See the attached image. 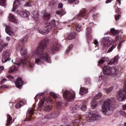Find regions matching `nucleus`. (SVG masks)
Instances as JSON below:
<instances>
[{"instance_id":"nucleus-1","label":"nucleus","mask_w":126,"mask_h":126,"mask_svg":"<svg viewBox=\"0 0 126 126\" xmlns=\"http://www.w3.org/2000/svg\"><path fill=\"white\" fill-rule=\"evenodd\" d=\"M48 40L44 39L39 46L32 51L31 57L35 59V63L37 65H42L45 62L51 63V57L47 53V44Z\"/></svg>"},{"instance_id":"nucleus-2","label":"nucleus","mask_w":126,"mask_h":126,"mask_svg":"<svg viewBox=\"0 0 126 126\" xmlns=\"http://www.w3.org/2000/svg\"><path fill=\"white\" fill-rule=\"evenodd\" d=\"M17 50H20V54L24 59H21L19 62L17 61L15 62L14 60H12V62L13 63L18 65V66H21L22 64H26L29 67H34L33 63H31L30 61L26 62V60L29 58L30 55L27 54V50L23 46V45L19 44L17 47Z\"/></svg>"},{"instance_id":"nucleus-3","label":"nucleus","mask_w":126,"mask_h":126,"mask_svg":"<svg viewBox=\"0 0 126 126\" xmlns=\"http://www.w3.org/2000/svg\"><path fill=\"white\" fill-rule=\"evenodd\" d=\"M46 26L45 27L44 26H40L38 27L37 31L39 33V34H41V35H47L51 31L53 28H56V21L53 20L51 23H46Z\"/></svg>"},{"instance_id":"nucleus-4","label":"nucleus","mask_w":126,"mask_h":126,"mask_svg":"<svg viewBox=\"0 0 126 126\" xmlns=\"http://www.w3.org/2000/svg\"><path fill=\"white\" fill-rule=\"evenodd\" d=\"M94 10H95V9H93L90 10L88 14L87 11L85 9H82L80 10V13L77 14L75 16L74 19L80 20L81 17H84V18H86V19H87L89 15H92L93 18L94 19H95V17H97V15L94 14Z\"/></svg>"},{"instance_id":"nucleus-5","label":"nucleus","mask_w":126,"mask_h":126,"mask_svg":"<svg viewBox=\"0 0 126 126\" xmlns=\"http://www.w3.org/2000/svg\"><path fill=\"white\" fill-rule=\"evenodd\" d=\"M49 102H52L51 98L47 97H44L38 103V109L41 110V108L44 107V111H50V110L53 108V106L52 105H48Z\"/></svg>"},{"instance_id":"nucleus-6","label":"nucleus","mask_w":126,"mask_h":126,"mask_svg":"<svg viewBox=\"0 0 126 126\" xmlns=\"http://www.w3.org/2000/svg\"><path fill=\"white\" fill-rule=\"evenodd\" d=\"M111 109H112V101L108 99L104 101L101 106V111L104 115L108 116L111 114Z\"/></svg>"},{"instance_id":"nucleus-7","label":"nucleus","mask_w":126,"mask_h":126,"mask_svg":"<svg viewBox=\"0 0 126 126\" xmlns=\"http://www.w3.org/2000/svg\"><path fill=\"white\" fill-rule=\"evenodd\" d=\"M103 72L105 77L110 76V75L115 76V75L118 74V69L115 67L111 68L110 66H107L103 67Z\"/></svg>"},{"instance_id":"nucleus-8","label":"nucleus","mask_w":126,"mask_h":126,"mask_svg":"<svg viewBox=\"0 0 126 126\" xmlns=\"http://www.w3.org/2000/svg\"><path fill=\"white\" fill-rule=\"evenodd\" d=\"M63 97L67 102H71L75 98V92L72 91H68L63 90Z\"/></svg>"},{"instance_id":"nucleus-9","label":"nucleus","mask_w":126,"mask_h":126,"mask_svg":"<svg viewBox=\"0 0 126 126\" xmlns=\"http://www.w3.org/2000/svg\"><path fill=\"white\" fill-rule=\"evenodd\" d=\"M102 95V93H99L95 96L92 98V101L91 103V107L92 109L96 108V107H97V103L99 102L100 104L102 103V101H103V99L101 98Z\"/></svg>"},{"instance_id":"nucleus-10","label":"nucleus","mask_w":126,"mask_h":126,"mask_svg":"<svg viewBox=\"0 0 126 126\" xmlns=\"http://www.w3.org/2000/svg\"><path fill=\"white\" fill-rule=\"evenodd\" d=\"M117 98L119 101L123 102L126 99V81H125L124 92L120 91L117 93Z\"/></svg>"},{"instance_id":"nucleus-11","label":"nucleus","mask_w":126,"mask_h":126,"mask_svg":"<svg viewBox=\"0 0 126 126\" xmlns=\"http://www.w3.org/2000/svg\"><path fill=\"white\" fill-rule=\"evenodd\" d=\"M113 41L114 40H113V39L111 37H106L102 38L101 43L103 49L107 50L109 45H111Z\"/></svg>"},{"instance_id":"nucleus-12","label":"nucleus","mask_w":126,"mask_h":126,"mask_svg":"<svg viewBox=\"0 0 126 126\" xmlns=\"http://www.w3.org/2000/svg\"><path fill=\"white\" fill-rule=\"evenodd\" d=\"M87 118H89L88 120V122H93V121H99L101 119V117L98 115L94 113H92L91 112H88L86 114Z\"/></svg>"},{"instance_id":"nucleus-13","label":"nucleus","mask_w":126,"mask_h":126,"mask_svg":"<svg viewBox=\"0 0 126 126\" xmlns=\"http://www.w3.org/2000/svg\"><path fill=\"white\" fill-rule=\"evenodd\" d=\"M62 122L63 123H65V125H61L60 126H74L75 124H79V123H80V120L76 119L73 120L71 123L67 124V119H66L65 116H64L62 118Z\"/></svg>"},{"instance_id":"nucleus-14","label":"nucleus","mask_w":126,"mask_h":126,"mask_svg":"<svg viewBox=\"0 0 126 126\" xmlns=\"http://www.w3.org/2000/svg\"><path fill=\"white\" fill-rule=\"evenodd\" d=\"M10 52L9 51H4L2 54V62L5 63L7 62L10 61Z\"/></svg>"},{"instance_id":"nucleus-15","label":"nucleus","mask_w":126,"mask_h":126,"mask_svg":"<svg viewBox=\"0 0 126 126\" xmlns=\"http://www.w3.org/2000/svg\"><path fill=\"white\" fill-rule=\"evenodd\" d=\"M34 109L33 108H29L27 113V117L25 120V122H28L31 120V118L33 116V111Z\"/></svg>"},{"instance_id":"nucleus-16","label":"nucleus","mask_w":126,"mask_h":126,"mask_svg":"<svg viewBox=\"0 0 126 126\" xmlns=\"http://www.w3.org/2000/svg\"><path fill=\"white\" fill-rule=\"evenodd\" d=\"M51 53L53 54H55V53L58 52L59 51V43H58V41H56L51 47L50 48Z\"/></svg>"},{"instance_id":"nucleus-17","label":"nucleus","mask_w":126,"mask_h":126,"mask_svg":"<svg viewBox=\"0 0 126 126\" xmlns=\"http://www.w3.org/2000/svg\"><path fill=\"white\" fill-rule=\"evenodd\" d=\"M17 13L18 15H20L21 17H28L30 15V13L26 10L21 11H18Z\"/></svg>"},{"instance_id":"nucleus-18","label":"nucleus","mask_w":126,"mask_h":126,"mask_svg":"<svg viewBox=\"0 0 126 126\" xmlns=\"http://www.w3.org/2000/svg\"><path fill=\"white\" fill-rule=\"evenodd\" d=\"M69 110L70 113H72V114L77 113L78 111L79 110V105H75L71 106Z\"/></svg>"},{"instance_id":"nucleus-19","label":"nucleus","mask_w":126,"mask_h":126,"mask_svg":"<svg viewBox=\"0 0 126 126\" xmlns=\"http://www.w3.org/2000/svg\"><path fill=\"white\" fill-rule=\"evenodd\" d=\"M119 60H120V56H119V55H116L109 63H108V64H110V65L112 64H117L119 62Z\"/></svg>"},{"instance_id":"nucleus-20","label":"nucleus","mask_w":126,"mask_h":126,"mask_svg":"<svg viewBox=\"0 0 126 126\" xmlns=\"http://www.w3.org/2000/svg\"><path fill=\"white\" fill-rule=\"evenodd\" d=\"M15 84L16 85V87L17 88H20L22 85H23V81H22V79L20 77L17 78V80L16 81Z\"/></svg>"},{"instance_id":"nucleus-21","label":"nucleus","mask_w":126,"mask_h":126,"mask_svg":"<svg viewBox=\"0 0 126 126\" xmlns=\"http://www.w3.org/2000/svg\"><path fill=\"white\" fill-rule=\"evenodd\" d=\"M58 116H59L58 112H54L53 113H51L45 116L44 119H54V118H56Z\"/></svg>"},{"instance_id":"nucleus-22","label":"nucleus","mask_w":126,"mask_h":126,"mask_svg":"<svg viewBox=\"0 0 126 126\" xmlns=\"http://www.w3.org/2000/svg\"><path fill=\"white\" fill-rule=\"evenodd\" d=\"M0 45L1 46V47H0V52H2V50H3V48L7 47V46H8V43H4L3 39H1L0 38Z\"/></svg>"},{"instance_id":"nucleus-23","label":"nucleus","mask_w":126,"mask_h":126,"mask_svg":"<svg viewBox=\"0 0 126 126\" xmlns=\"http://www.w3.org/2000/svg\"><path fill=\"white\" fill-rule=\"evenodd\" d=\"M20 4V1L19 0H16L13 3V8L12 11H15L16 8L18 7V5Z\"/></svg>"},{"instance_id":"nucleus-24","label":"nucleus","mask_w":126,"mask_h":126,"mask_svg":"<svg viewBox=\"0 0 126 126\" xmlns=\"http://www.w3.org/2000/svg\"><path fill=\"white\" fill-rule=\"evenodd\" d=\"M5 31L6 33L8 34V35H10V36H13V35H14V32L10 30V27L8 26H6Z\"/></svg>"},{"instance_id":"nucleus-25","label":"nucleus","mask_w":126,"mask_h":126,"mask_svg":"<svg viewBox=\"0 0 126 126\" xmlns=\"http://www.w3.org/2000/svg\"><path fill=\"white\" fill-rule=\"evenodd\" d=\"M9 18L11 21V22H13L14 23H18V21H17V19H16V17L14 16L13 14H10L9 16Z\"/></svg>"},{"instance_id":"nucleus-26","label":"nucleus","mask_w":126,"mask_h":126,"mask_svg":"<svg viewBox=\"0 0 126 126\" xmlns=\"http://www.w3.org/2000/svg\"><path fill=\"white\" fill-rule=\"evenodd\" d=\"M11 122H12V117L10 115H7V123L6 124V126H9L11 124Z\"/></svg>"},{"instance_id":"nucleus-27","label":"nucleus","mask_w":126,"mask_h":126,"mask_svg":"<svg viewBox=\"0 0 126 126\" xmlns=\"http://www.w3.org/2000/svg\"><path fill=\"white\" fill-rule=\"evenodd\" d=\"M88 93V90L85 88L82 87L80 89L79 94L81 95H85V94Z\"/></svg>"},{"instance_id":"nucleus-28","label":"nucleus","mask_w":126,"mask_h":126,"mask_svg":"<svg viewBox=\"0 0 126 126\" xmlns=\"http://www.w3.org/2000/svg\"><path fill=\"white\" fill-rule=\"evenodd\" d=\"M75 36H76V33L74 32H71L67 35V38L68 40H71L72 39H75Z\"/></svg>"},{"instance_id":"nucleus-29","label":"nucleus","mask_w":126,"mask_h":126,"mask_svg":"<svg viewBox=\"0 0 126 126\" xmlns=\"http://www.w3.org/2000/svg\"><path fill=\"white\" fill-rule=\"evenodd\" d=\"M32 16L35 21H38V20H39V15H38V12H37V11L33 12Z\"/></svg>"},{"instance_id":"nucleus-30","label":"nucleus","mask_w":126,"mask_h":126,"mask_svg":"<svg viewBox=\"0 0 126 126\" xmlns=\"http://www.w3.org/2000/svg\"><path fill=\"white\" fill-rule=\"evenodd\" d=\"M113 89H114V87L113 86L110 87L109 88H104L103 89V92L104 93H107V94H109L113 91Z\"/></svg>"},{"instance_id":"nucleus-31","label":"nucleus","mask_w":126,"mask_h":126,"mask_svg":"<svg viewBox=\"0 0 126 126\" xmlns=\"http://www.w3.org/2000/svg\"><path fill=\"white\" fill-rule=\"evenodd\" d=\"M65 11L64 10H59L56 11V14L60 15V17H62L63 14H65Z\"/></svg>"},{"instance_id":"nucleus-32","label":"nucleus","mask_w":126,"mask_h":126,"mask_svg":"<svg viewBox=\"0 0 126 126\" xmlns=\"http://www.w3.org/2000/svg\"><path fill=\"white\" fill-rule=\"evenodd\" d=\"M28 39V36H25L23 38H22L19 41V44H24V43H26L27 42V40Z\"/></svg>"},{"instance_id":"nucleus-33","label":"nucleus","mask_w":126,"mask_h":126,"mask_svg":"<svg viewBox=\"0 0 126 126\" xmlns=\"http://www.w3.org/2000/svg\"><path fill=\"white\" fill-rule=\"evenodd\" d=\"M43 18L45 20H49L51 18V14L50 13H45L43 15Z\"/></svg>"},{"instance_id":"nucleus-34","label":"nucleus","mask_w":126,"mask_h":126,"mask_svg":"<svg viewBox=\"0 0 126 126\" xmlns=\"http://www.w3.org/2000/svg\"><path fill=\"white\" fill-rule=\"evenodd\" d=\"M120 32H119V30H116V29L112 28L110 30V33L112 34V35H114V36H116L117 34H119Z\"/></svg>"},{"instance_id":"nucleus-35","label":"nucleus","mask_w":126,"mask_h":126,"mask_svg":"<svg viewBox=\"0 0 126 126\" xmlns=\"http://www.w3.org/2000/svg\"><path fill=\"white\" fill-rule=\"evenodd\" d=\"M86 34L87 35V38L89 37H90V34H91V27H88L86 31Z\"/></svg>"},{"instance_id":"nucleus-36","label":"nucleus","mask_w":126,"mask_h":126,"mask_svg":"<svg viewBox=\"0 0 126 126\" xmlns=\"http://www.w3.org/2000/svg\"><path fill=\"white\" fill-rule=\"evenodd\" d=\"M15 70H16V67H15V66H12L10 67L9 70H8V72L9 73H11L14 72V71H15Z\"/></svg>"},{"instance_id":"nucleus-37","label":"nucleus","mask_w":126,"mask_h":126,"mask_svg":"<svg viewBox=\"0 0 126 126\" xmlns=\"http://www.w3.org/2000/svg\"><path fill=\"white\" fill-rule=\"evenodd\" d=\"M43 94H44V93H39L35 96V97H34V99L36 102L38 101L37 99H41L42 98V95Z\"/></svg>"},{"instance_id":"nucleus-38","label":"nucleus","mask_w":126,"mask_h":126,"mask_svg":"<svg viewBox=\"0 0 126 126\" xmlns=\"http://www.w3.org/2000/svg\"><path fill=\"white\" fill-rule=\"evenodd\" d=\"M105 61H109V58H104V59H101L98 62V64H102V63H105Z\"/></svg>"},{"instance_id":"nucleus-39","label":"nucleus","mask_w":126,"mask_h":126,"mask_svg":"<svg viewBox=\"0 0 126 126\" xmlns=\"http://www.w3.org/2000/svg\"><path fill=\"white\" fill-rule=\"evenodd\" d=\"M116 47H117V43H115L113 44V45L109 49V50L107 51V53H111V52H112V51H113L114 50V49H115V48H116Z\"/></svg>"},{"instance_id":"nucleus-40","label":"nucleus","mask_w":126,"mask_h":126,"mask_svg":"<svg viewBox=\"0 0 126 126\" xmlns=\"http://www.w3.org/2000/svg\"><path fill=\"white\" fill-rule=\"evenodd\" d=\"M24 105V103H23V102L22 101H21L20 103L16 104V109H19L20 108H21V107H22V106H23Z\"/></svg>"},{"instance_id":"nucleus-41","label":"nucleus","mask_w":126,"mask_h":126,"mask_svg":"<svg viewBox=\"0 0 126 126\" xmlns=\"http://www.w3.org/2000/svg\"><path fill=\"white\" fill-rule=\"evenodd\" d=\"M63 105H64V104L61 102H58L57 103V107L58 109H62V108L63 107Z\"/></svg>"},{"instance_id":"nucleus-42","label":"nucleus","mask_w":126,"mask_h":126,"mask_svg":"<svg viewBox=\"0 0 126 126\" xmlns=\"http://www.w3.org/2000/svg\"><path fill=\"white\" fill-rule=\"evenodd\" d=\"M86 102H84L82 103V105L81 107V110H82V111H86Z\"/></svg>"},{"instance_id":"nucleus-43","label":"nucleus","mask_w":126,"mask_h":126,"mask_svg":"<svg viewBox=\"0 0 126 126\" xmlns=\"http://www.w3.org/2000/svg\"><path fill=\"white\" fill-rule=\"evenodd\" d=\"M76 30L78 32H80V31H81V30H82V27H81V25H76Z\"/></svg>"},{"instance_id":"nucleus-44","label":"nucleus","mask_w":126,"mask_h":126,"mask_svg":"<svg viewBox=\"0 0 126 126\" xmlns=\"http://www.w3.org/2000/svg\"><path fill=\"white\" fill-rule=\"evenodd\" d=\"M50 95H51V96H52L54 98V99H57L58 98V94H56L54 92H51L50 93Z\"/></svg>"},{"instance_id":"nucleus-45","label":"nucleus","mask_w":126,"mask_h":126,"mask_svg":"<svg viewBox=\"0 0 126 126\" xmlns=\"http://www.w3.org/2000/svg\"><path fill=\"white\" fill-rule=\"evenodd\" d=\"M116 41H120L122 39V35L118 33V34L115 37Z\"/></svg>"},{"instance_id":"nucleus-46","label":"nucleus","mask_w":126,"mask_h":126,"mask_svg":"<svg viewBox=\"0 0 126 126\" xmlns=\"http://www.w3.org/2000/svg\"><path fill=\"white\" fill-rule=\"evenodd\" d=\"M5 4H6L5 0H0V5L1 6H5Z\"/></svg>"},{"instance_id":"nucleus-47","label":"nucleus","mask_w":126,"mask_h":126,"mask_svg":"<svg viewBox=\"0 0 126 126\" xmlns=\"http://www.w3.org/2000/svg\"><path fill=\"white\" fill-rule=\"evenodd\" d=\"M72 48H73V45L72 44L68 46V49H66V53H68V52H69V51H70V50H71Z\"/></svg>"},{"instance_id":"nucleus-48","label":"nucleus","mask_w":126,"mask_h":126,"mask_svg":"<svg viewBox=\"0 0 126 126\" xmlns=\"http://www.w3.org/2000/svg\"><path fill=\"white\" fill-rule=\"evenodd\" d=\"M121 16L120 14H115V20L116 21H118V20H119L120 18H121Z\"/></svg>"},{"instance_id":"nucleus-49","label":"nucleus","mask_w":126,"mask_h":126,"mask_svg":"<svg viewBox=\"0 0 126 126\" xmlns=\"http://www.w3.org/2000/svg\"><path fill=\"white\" fill-rule=\"evenodd\" d=\"M25 6H32V4L30 2H27L25 3Z\"/></svg>"},{"instance_id":"nucleus-50","label":"nucleus","mask_w":126,"mask_h":126,"mask_svg":"<svg viewBox=\"0 0 126 126\" xmlns=\"http://www.w3.org/2000/svg\"><path fill=\"white\" fill-rule=\"evenodd\" d=\"M94 45H95V46H96V47H98L99 46V42H98V40H97L96 39L94 40Z\"/></svg>"},{"instance_id":"nucleus-51","label":"nucleus","mask_w":126,"mask_h":126,"mask_svg":"<svg viewBox=\"0 0 126 126\" xmlns=\"http://www.w3.org/2000/svg\"><path fill=\"white\" fill-rule=\"evenodd\" d=\"M118 3H119L120 5L122 4V1H121V0H116V2L115 6H117V5H118Z\"/></svg>"},{"instance_id":"nucleus-52","label":"nucleus","mask_w":126,"mask_h":126,"mask_svg":"<svg viewBox=\"0 0 126 126\" xmlns=\"http://www.w3.org/2000/svg\"><path fill=\"white\" fill-rule=\"evenodd\" d=\"M76 0H68V3L72 4L73 3H74V1H76Z\"/></svg>"},{"instance_id":"nucleus-53","label":"nucleus","mask_w":126,"mask_h":126,"mask_svg":"<svg viewBox=\"0 0 126 126\" xmlns=\"http://www.w3.org/2000/svg\"><path fill=\"white\" fill-rule=\"evenodd\" d=\"M115 12L116 13H118V14H120V13H121V10L120 9V8H117L115 9Z\"/></svg>"},{"instance_id":"nucleus-54","label":"nucleus","mask_w":126,"mask_h":126,"mask_svg":"<svg viewBox=\"0 0 126 126\" xmlns=\"http://www.w3.org/2000/svg\"><path fill=\"white\" fill-rule=\"evenodd\" d=\"M7 78L10 79V80H12V79H14V77L11 75H8L7 76Z\"/></svg>"},{"instance_id":"nucleus-55","label":"nucleus","mask_w":126,"mask_h":126,"mask_svg":"<svg viewBox=\"0 0 126 126\" xmlns=\"http://www.w3.org/2000/svg\"><path fill=\"white\" fill-rule=\"evenodd\" d=\"M6 79L5 78H2V79L1 80V82H0V83L1 84H3V83H4V82H5V81H6Z\"/></svg>"},{"instance_id":"nucleus-56","label":"nucleus","mask_w":126,"mask_h":126,"mask_svg":"<svg viewBox=\"0 0 126 126\" xmlns=\"http://www.w3.org/2000/svg\"><path fill=\"white\" fill-rule=\"evenodd\" d=\"M120 114L126 117V113L125 111H121Z\"/></svg>"},{"instance_id":"nucleus-57","label":"nucleus","mask_w":126,"mask_h":126,"mask_svg":"<svg viewBox=\"0 0 126 126\" xmlns=\"http://www.w3.org/2000/svg\"><path fill=\"white\" fill-rule=\"evenodd\" d=\"M63 7V4L62 3H59V5H58V7H59V8H62V7Z\"/></svg>"},{"instance_id":"nucleus-58","label":"nucleus","mask_w":126,"mask_h":126,"mask_svg":"<svg viewBox=\"0 0 126 126\" xmlns=\"http://www.w3.org/2000/svg\"><path fill=\"white\" fill-rule=\"evenodd\" d=\"M4 70V67L3 66H0V73H1V71Z\"/></svg>"},{"instance_id":"nucleus-59","label":"nucleus","mask_w":126,"mask_h":126,"mask_svg":"<svg viewBox=\"0 0 126 126\" xmlns=\"http://www.w3.org/2000/svg\"><path fill=\"white\" fill-rule=\"evenodd\" d=\"M9 106L11 109H12V108H13V102H10Z\"/></svg>"},{"instance_id":"nucleus-60","label":"nucleus","mask_w":126,"mask_h":126,"mask_svg":"<svg viewBox=\"0 0 126 126\" xmlns=\"http://www.w3.org/2000/svg\"><path fill=\"white\" fill-rule=\"evenodd\" d=\"M103 77H104V76L103 75L99 76V79L98 80L99 82H100V81H101V80L103 79Z\"/></svg>"},{"instance_id":"nucleus-61","label":"nucleus","mask_w":126,"mask_h":126,"mask_svg":"<svg viewBox=\"0 0 126 126\" xmlns=\"http://www.w3.org/2000/svg\"><path fill=\"white\" fill-rule=\"evenodd\" d=\"M122 109L123 110H126V104H124L122 106Z\"/></svg>"},{"instance_id":"nucleus-62","label":"nucleus","mask_w":126,"mask_h":126,"mask_svg":"<svg viewBox=\"0 0 126 126\" xmlns=\"http://www.w3.org/2000/svg\"><path fill=\"white\" fill-rule=\"evenodd\" d=\"M112 0H106V3H110L112 2Z\"/></svg>"},{"instance_id":"nucleus-63","label":"nucleus","mask_w":126,"mask_h":126,"mask_svg":"<svg viewBox=\"0 0 126 126\" xmlns=\"http://www.w3.org/2000/svg\"><path fill=\"white\" fill-rule=\"evenodd\" d=\"M121 45H122V42H120V43H119L118 46V48L119 49H120V48H121Z\"/></svg>"},{"instance_id":"nucleus-64","label":"nucleus","mask_w":126,"mask_h":126,"mask_svg":"<svg viewBox=\"0 0 126 126\" xmlns=\"http://www.w3.org/2000/svg\"><path fill=\"white\" fill-rule=\"evenodd\" d=\"M90 27H93V26H94V23H90Z\"/></svg>"}]
</instances>
